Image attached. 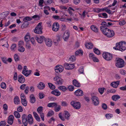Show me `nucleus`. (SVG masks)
<instances>
[{"label": "nucleus", "instance_id": "nucleus-48", "mask_svg": "<svg viewBox=\"0 0 126 126\" xmlns=\"http://www.w3.org/2000/svg\"><path fill=\"white\" fill-rule=\"evenodd\" d=\"M94 52L97 55H99L100 53V51L99 50L96 48H95L93 49Z\"/></svg>", "mask_w": 126, "mask_h": 126}, {"label": "nucleus", "instance_id": "nucleus-35", "mask_svg": "<svg viewBox=\"0 0 126 126\" xmlns=\"http://www.w3.org/2000/svg\"><path fill=\"white\" fill-rule=\"evenodd\" d=\"M91 28L92 31L95 32H98V29L94 25H92L91 27Z\"/></svg>", "mask_w": 126, "mask_h": 126}, {"label": "nucleus", "instance_id": "nucleus-18", "mask_svg": "<svg viewBox=\"0 0 126 126\" xmlns=\"http://www.w3.org/2000/svg\"><path fill=\"white\" fill-rule=\"evenodd\" d=\"M119 84V81H114L112 82L110 84V85L114 88H116L118 86Z\"/></svg>", "mask_w": 126, "mask_h": 126}, {"label": "nucleus", "instance_id": "nucleus-14", "mask_svg": "<svg viewBox=\"0 0 126 126\" xmlns=\"http://www.w3.org/2000/svg\"><path fill=\"white\" fill-rule=\"evenodd\" d=\"M75 94L77 96H81L84 94L83 91L79 89L75 92Z\"/></svg>", "mask_w": 126, "mask_h": 126}, {"label": "nucleus", "instance_id": "nucleus-45", "mask_svg": "<svg viewBox=\"0 0 126 126\" xmlns=\"http://www.w3.org/2000/svg\"><path fill=\"white\" fill-rule=\"evenodd\" d=\"M61 109V106L59 105H57V106L55 107V110L56 112H58Z\"/></svg>", "mask_w": 126, "mask_h": 126}, {"label": "nucleus", "instance_id": "nucleus-49", "mask_svg": "<svg viewBox=\"0 0 126 126\" xmlns=\"http://www.w3.org/2000/svg\"><path fill=\"white\" fill-rule=\"evenodd\" d=\"M79 71L80 74H84V69L83 67L81 66L79 68Z\"/></svg>", "mask_w": 126, "mask_h": 126}, {"label": "nucleus", "instance_id": "nucleus-46", "mask_svg": "<svg viewBox=\"0 0 126 126\" xmlns=\"http://www.w3.org/2000/svg\"><path fill=\"white\" fill-rule=\"evenodd\" d=\"M104 88H100L98 89V91L100 93L102 94L104 92Z\"/></svg>", "mask_w": 126, "mask_h": 126}, {"label": "nucleus", "instance_id": "nucleus-29", "mask_svg": "<svg viewBox=\"0 0 126 126\" xmlns=\"http://www.w3.org/2000/svg\"><path fill=\"white\" fill-rule=\"evenodd\" d=\"M30 102L31 103H33L35 101V100L34 96L33 94L31 95L30 96Z\"/></svg>", "mask_w": 126, "mask_h": 126}, {"label": "nucleus", "instance_id": "nucleus-39", "mask_svg": "<svg viewBox=\"0 0 126 126\" xmlns=\"http://www.w3.org/2000/svg\"><path fill=\"white\" fill-rule=\"evenodd\" d=\"M21 102L22 104L24 106H26L27 105V102L25 98L21 99Z\"/></svg>", "mask_w": 126, "mask_h": 126}, {"label": "nucleus", "instance_id": "nucleus-52", "mask_svg": "<svg viewBox=\"0 0 126 126\" xmlns=\"http://www.w3.org/2000/svg\"><path fill=\"white\" fill-rule=\"evenodd\" d=\"M24 42L22 41H20L18 42V47H23L24 45Z\"/></svg>", "mask_w": 126, "mask_h": 126}, {"label": "nucleus", "instance_id": "nucleus-54", "mask_svg": "<svg viewBox=\"0 0 126 126\" xmlns=\"http://www.w3.org/2000/svg\"><path fill=\"white\" fill-rule=\"evenodd\" d=\"M102 107L104 110H106L107 108V106L105 103H103L102 104Z\"/></svg>", "mask_w": 126, "mask_h": 126}, {"label": "nucleus", "instance_id": "nucleus-12", "mask_svg": "<svg viewBox=\"0 0 126 126\" xmlns=\"http://www.w3.org/2000/svg\"><path fill=\"white\" fill-rule=\"evenodd\" d=\"M35 38L37 42L39 43H41L43 41L45 40V37L43 36L38 37L37 36H35Z\"/></svg>", "mask_w": 126, "mask_h": 126}, {"label": "nucleus", "instance_id": "nucleus-37", "mask_svg": "<svg viewBox=\"0 0 126 126\" xmlns=\"http://www.w3.org/2000/svg\"><path fill=\"white\" fill-rule=\"evenodd\" d=\"M83 54V52L81 50L79 49L77 50L75 53V55H77L79 54H80L81 55H82Z\"/></svg>", "mask_w": 126, "mask_h": 126}, {"label": "nucleus", "instance_id": "nucleus-28", "mask_svg": "<svg viewBox=\"0 0 126 126\" xmlns=\"http://www.w3.org/2000/svg\"><path fill=\"white\" fill-rule=\"evenodd\" d=\"M14 103L16 104H18L20 103V100L19 97L17 96H16L14 97Z\"/></svg>", "mask_w": 126, "mask_h": 126}, {"label": "nucleus", "instance_id": "nucleus-34", "mask_svg": "<svg viewBox=\"0 0 126 126\" xmlns=\"http://www.w3.org/2000/svg\"><path fill=\"white\" fill-rule=\"evenodd\" d=\"M58 89L63 92L65 91L67 89L66 88L63 86H60L58 87Z\"/></svg>", "mask_w": 126, "mask_h": 126}, {"label": "nucleus", "instance_id": "nucleus-19", "mask_svg": "<svg viewBox=\"0 0 126 126\" xmlns=\"http://www.w3.org/2000/svg\"><path fill=\"white\" fill-rule=\"evenodd\" d=\"M70 32L68 31L65 32L63 36V38L64 41H67L69 38V36Z\"/></svg>", "mask_w": 126, "mask_h": 126}, {"label": "nucleus", "instance_id": "nucleus-63", "mask_svg": "<svg viewBox=\"0 0 126 126\" xmlns=\"http://www.w3.org/2000/svg\"><path fill=\"white\" fill-rule=\"evenodd\" d=\"M3 108L5 111H6L7 110L8 106L6 104H4L3 105Z\"/></svg>", "mask_w": 126, "mask_h": 126}, {"label": "nucleus", "instance_id": "nucleus-43", "mask_svg": "<svg viewBox=\"0 0 126 126\" xmlns=\"http://www.w3.org/2000/svg\"><path fill=\"white\" fill-rule=\"evenodd\" d=\"M76 60V58L74 55L72 56L69 58V61L70 62H73Z\"/></svg>", "mask_w": 126, "mask_h": 126}, {"label": "nucleus", "instance_id": "nucleus-56", "mask_svg": "<svg viewBox=\"0 0 126 126\" xmlns=\"http://www.w3.org/2000/svg\"><path fill=\"white\" fill-rule=\"evenodd\" d=\"M16 47V45L15 44H13L12 45L11 47V49L12 50H14L15 49Z\"/></svg>", "mask_w": 126, "mask_h": 126}, {"label": "nucleus", "instance_id": "nucleus-16", "mask_svg": "<svg viewBox=\"0 0 126 126\" xmlns=\"http://www.w3.org/2000/svg\"><path fill=\"white\" fill-rule=\"evenodd\" d=\"M14 117L12 115H10L8 117L7 123L10 125L13 124Z\"/></svg>", "mask_w": 126, "mask_h": 126}, {"label": "nucleus", "instance_id": "nucleus-53", "mask_svg": "<svg viewBox=\"0 0 126 126\" xmlns=\"http://www.w3.org/2000/svg\"><path fill=\"white\" fill-rule=\"evenodd\" d=\"M61 105L63 106L66 107L68 105V104L66 102L63 101L61 102Z\"/></svg>", "mask_w": 126, "mask_h": 126}, {"label": "nucleus", "instance_id": "nucleus-42", "mask_svg": "<svg viewBox=\"0 0 126 126\" xmlns=\"http://www.w3.org/2000/svg\"><path fill=\"white\" fill-rule=\"evenodd\" d=\"M43 107L42 106L39 107L37 109V110L38 112L39 113L42 112Z\"/></svg>", "mask_w": 126, "mask_h": 126}, {"label": "nucleus", "instance_id": "nucleus-59", "mask_svg": "<svg viewBox=\"0 0 126 126\" xmlns=\"http://www.w3.org/2000/svg\"><path fill=\"white\" fill-rule=\"evenodd\" d=\"M74 89V87L72 85H70L68 87V89L69 91H72Z\"/></svg>", "mask_w": 126, "mask_h": 126}, {"label": "nucleus", "instance_id": "nucleus-44", "mask_svg": "<svg viewBox=\"0 0 126 126\" xmlns=\"http://www.w3.org/2000/svg\"><path fill=\"white\" fill-rule=\"evenodd\" d=\"M105 116L107 119H110L113 116L112 114L110 113H107L106 114Z\"/></svg>", "mask_w": 126, "mask_h": 126}, {"label": "nucleus", "instance_id": "nucleus-41", "mask_svg": "<svg viewBox=\"0 0 126 126\" xmlns=\"http://www.w3.org/2000/svg\"><path fill=\"white\" fill-rule=\"evenodd\" d=\"M14 114L15 116L17 118H19L20 117V114L17 111H15L14 112Z\"/></svg>", "mask_w": 126, "mask_h": 126}, {"label": "nucleus", "instance_id": "nucleus-58", "mask_svg": "<svg viewBox=\"0 0 126 126\" xmlns=\"http://www.w3.org/2000/svg\"><path fill=\"white\" fill-rule=\"evenodd\" d=\"M40 116L43 121H44V114L43 112L39 113Z\"/></svg>", "mask_w": 126, "mask_h": 126}, {"label": "nucleus", "instance_id": "nucleus-30", "mask_svg": "<svg viewBox=\"0 0 126 126\" xmlns=\"http://www.w3.org/2000/svg\"><path fill=\"white\" fill-rule=\"evenodd\" d=\"M64 115L66 119L68 120L70 116V114L68 111H65L64 113Z\"/></svg>", "mask_w": 126, "mask_h": 126}, {"label": "nucleus", "instance_id": "nucleus-4", "mask_svg": "<svg viewBox=\"0 0 126 126\" xmlns=\"http://www.w3.org/2000/svg\"><path fill=\"white\" fill-rule=\"evenodd\" d=\"M53 80L55 83L57 85H62L63 82V80L61 78L58 76H56L53 78Z\"/></svg>", "mask_w": 126, "mask_h": 126}, {"label": "nucleus", "instance_id": "nucleus-10", "mask_svg": "<svg viewBox=\"0 0 126 126\" xmlns=\"http://www.w3.org/2000/svg\"><path fill=\"white\" fill-rule=\"evenodd\" d=\"M92 99L94 105L97 106L99 104V102L98 99L97 97L92 95Z\"/></svg>", "mask_w": 126, "mask_h": 126}, {"label": "nucleus", "instance_id": "nucleus-7", "mask_svg": "<svg viewBox=\"0 0 126 126\" xmlns=\"http://www.w3.org/2000/svg\"><path fill=\"white\" fill-rule=\"evenodd\" d=\"M70 104L71 105L76 109H79L81 107V105L79 102H76L74 101H72Z\"/></svg>", "mask_w": 126, "mask_h": 126}, {"label": "nucleus", "instance_id": "nucleus-27", "mask_svg": "<svg viewBox=\"0 0 126 126\" xmlns=\"http://www.w3.org/2000/svg\"><path fill=\"white\" fill-rule=\"evenodd\" d=\"M120 96L117 95H113L111 97L112 99L115 101H117L118 100L120 99Z\"/></svg>", "mask_w": 126, "mask_h": 126}, {"label": "nucleus", "instance_id": "nucleus-36", "mask_svg": "<svg viewBox=\"0 0 126 126\" xmlns=\"http://www.w3.org/2000/svg\"><path fill=\"white\" fill-rule=\"evenodd\" d=\"M55 121V119L53 117L51 118L48 121L49 123L53 125Z\"/></svg>", "mask_w": 126, "mask_h": 126}, {"label": "nucleus", "instance_id": "nucleus-31", "mask_svg": "<svg viewBox=\"0 0 126 126\" xmlns=\"http://www.w3.org/2000/svg\"><path fill=\"white\" fill-rule=\"evenodd\" d=\"M85 46L88 49H91L93 47V45L91 43H86L85 44Z\"/></svg>", "mask_w": 126, "mask_h": 126}, {"label": "nucleus", "instance_id": "nucleus-3", "mask_svg": "<svg viewBox=\"0 0 126 126\" xmlns=\"http://www.w3.org/2000/svg\"><path fill=\"white\" fill-rule=\"evenodd\" d=\"M124 65V60L118 58L116 60L115 64L116 66L118 68H121L123 67Z\"/></svg>", "mask_w": 126, "mask_h": 126}, {"label": "nucleus", "instance_id": "nucleus-32", "mask_svg": "<svg viewBox=\"0 0 126 126\" xmlns=\"http://www.w3.org/2000/svg\"><path fill=\"white\" fill-rule=\"evenodd\" d=\"M29 25L28 22H24L21 26V27L22 28H25L27 27Z\"/></svg>", "mask_w": 126, "mask_h": 126}, {"label": "nucleus", "instance_id": "nucleus-57", "mask_svg": "<svg viewBox=\"0 0 126 126\" xmlns=\"http://www.w3.org/2000/svg\"><path fill=\"white\" fill-rule=\"evenodd\" d=\"M43 0H39V5L40 7H43V6L42 4L44 2Z\"/></svg>", "mask_w": 126, "mask_h": 126}, {"label": "nucleus", "instance_id": "nucleus-50", "mask_svg": "<svg viewBox=\"0 0 126 126\" xmlns=\"http://www.w3.org/2000/svg\"><path fill=\"white\" fill-rule=\"evenodd\" d=\"M14 59L15 61L17 62L19 60L18 56L17 54H15L14 56Z\"/></svg>", "mask_w": 126, "mask_h": 126}, {"label": "nucleus", "instance_id": "nucleus-33", "mask_svg": "<svg viewBox=\"0 0 126 126\" xmlns=\"http://www.w3.org/2000/svg\"><path fill=\"white\" fill-rule=\"evenodd\" d=\"M32 19L31 17L27 16L25 17L23 19V21L24 22H28V21H30Z\"/></svg>", "mask_w": 126, "mask_h": 126}, {"label": "nucleus", "instance_id": "nucleus-13", "mask_svg": "<svg viewBox=\"0 0 126 126\" xmlns=\"http://www.w3.org/2000/svg\"><path fill=\"white\" fill-rule=\"evenodd\" d=\"M59 28V25L58 23H54L52 26V30L53 31L57 32Z\"/></svg>", "mask_w": 126, "mask_h": 126}, {"label": "nucleus", "instance_id": "nucleus-5", "mask_svg": "<svg viewBox=\"0 0 126 126\" xmlns=\"http://www.w3.org/2000/svg\"><path fill=\"white\" fill-rule=\"evenodd\" d=\"M42 24V22H40L38 24L34 30V32L35 33L37 34H41L42 33V28L41 25Z\"/></svg>", "mask_w": 126, "mask_h": 126}, {"label": "nucleus", "instance_id": "nucleus-60", "mask_svg": "<svg viewBox=\"0 0 126 126\" xmlns=\"http://www.w3.org/2000/svg\"><path fill=\"white\" fill-rule=\"evenodd\" d=\"M100 9L98 8H95L93 9V11L96 13H98L100 12Z\"/></svg>", "mask_w": 126, "mask_h": 126}, {"label": "nucleus", "instance_id": "nucleus-11", "mask_svg": "<svg viewBox=\"0 0 126 126\" xmlns=\"http://www.w3.org/2000/svg\"><path fill=\"white\" fill-rule=\"evenodd\" d=\"M64 65L65 68L67 69H73L74 67V65L73 64L65 63Z\"/></svg>", "mask_w": 126, "mask_h": 126}, {"label": "nucleus", "instance_id": "nucleus-20", "mask_svg": "<svg viewBox=\"0 0 126 126\" xmlns=\"http://www.w3.org/2000/svg\"><path fill=\"white\" fill-rule=\"evenodd\" d=\"M51 93L57 96L60 95L61 94V92L58 89H55L53 90Z\"/></svg>", "mask_w": 126, "mask_h": 126}, {"label": "nucleus", "instance_id": "nucleus-47", "mask_svg": "<svg viewBox=\"0 0 126 126\" xmlns=\"http://www.w3.org/2000/svg\"><path fill=\"white\" fill-rule=\"evenodd\" d=\"M25 50V48L23 47H18V50L20 52H23Z\"/></svg>", "mask_w": 126, "mask_h": 126}, {"label": "nucleus", "instance_id": "nucleus-2", "mask_svg": "<svg viewBox=\"0 0 126 126\" xmlns=\"http://www.w3.org/2000/svg\"><path fill=\"white\" fill-rule=\"evenodd\" d=\"M116 46L113 48L116 50H119L123 51L126 49V43L123 41L117 43Z\"/></svg>", "mask_w": 126, "mask_h": 126}, {"label": "nucleus", "instance_id": "nucleus-22", "mask_svg": "<svg viewBox=\"0 0 126 126\" xmlns=\"http://www.w3.org/2000/svg\"><path fill=\"white\" fill-rule=\"evenodd\" d=\"M73 84L76 87H79L80 86V84L79 82L76 79H74L73 81Z\"/></svg>", "mask_w": 126, "mask_h": 126}, {"label": "nucleus", "instance_id": "nucleus-24", "mask_svg": "<svg viewBox=\"0 0 126 126\" xmlns=\"http://www.w3.org/2000/svg\"><path fill=\"white\" fill-rule=\"evenodd\" d=\"M60 41V37L59 36H57L56 38L54 39V40L53 42L54 45L56 46L57 45Z\"/></svg>", "mask_w": 126, "mask_h": 126}, {"label": "nucleus", "instance_id": "nucleus-8", "mask_svg": "<svg viewBox=\"0 0 126 126\" xmlns=\"http://www.w3.org/2000/svg\"><path fill=\"white\" fill-rule=\"evenodd\" d=\"M55 72L57 73H59L63 71V67L61 65H58L55 66L54 68Z\"/></svg>", "mask_w": 126, "mask_h": 126}, {"label": "nucleus", "instance_id": "nucleus-15", "mask_svg": "<svg viewBox=\"0 0 126 126\" xmlns=\"http://www.w3.org/2000/svg\"><path fill=\"white\" fill-rule=\"evenodd\" d=\"M18 80L21 83H23L25 81L24 77L21 75H19L18 76Z\"/></svg>", "mask_w": 126, "mask_h": 126}, {"label": "nucleus", "instance_id": "nucleus-9", "mask_svg": "<svg viewBox=\"0 0 126 126\" xmlns=\"http://www.w3.org/2000/svg\"><path fill=\"white\" fill-rule=\"evenodd\" d=\"M22 118V121L23 123L25 126H27L28 122V120L27 119V116L25 114H23L21 117Z\"/></svg>", "mask_w": 126, "mask_h": 126}, {"label": "nucleus", "instance_id": "nucleus-23", "mask_svg": "<svg viewBox=\"0 0 126 126\" xmlns=\"http://www.w3.org/2000/svg\"><path fill=\"white\" fill-rule=\"evenodd\" d=\"M45 87L44 83L42 82H40L37 86L38 88L40 89H43Z\"/></svg>", "mask_w": 126, "mask_h": 126}, {"label": "nucleus", "instance_id": "nucleus-40", "mask_svg": "<svg viewBox=\"0 0 126 126\" xmlns=\"http://www.w3.org/2000/svg\"><path fill=\"white\" fill-rule=\"evenodd\" d=\"M48 84L49 88L51 89H54L55 88V86L51 83H48Z\"/></svg>", "mask_w": 126, "mask_h": 126}, {"label": "nucleus", "instance_id": "nucleus-38", "mask_svg": "<svg viewBox=\"0 0 126 126\" xmlns=\"http://www.w3.org/2000/svg\"><path fill=\"white\" fill-rule=\"evenodd\" d=\"M30 36L29 34H26L25 37V40L26 42H27L29 41Z\"/></svg>", "mask_w": 126, "mask_h": 126}, {"label": "nucleus", "instance_id": "nucleus-21", "mask_svg": "<svg viewBox=\"0 0 126 126\" xmlns=\"http://www.w3.org/2000/svg\"><path fill=\"white\" fill-rule=\"evenodd\" d=\"M28 122L30 124H32L33 123L32 117L31 114H29L28 116Z\"/></svg>", "mask_w": 126, "mask_h": 126}, {"label": "nucleus", "instance_id": "nucleus-64", "mask_svg": "<svg viewBox=\"0 0 126 126\" xmlns=\"http://www.w3.org/2000/svg\"><path fill=\"white\" fill-rule=\"evenodd\" d=\"M6 123L5 121H2L0 123V126H5Z\"/></svg>", "mask_w": 126, "mask_h": 126}, {"label": "nucleus", "instance_id": "nucleus-51", "mask_svg": "<svg viewBox=\"0 0 126 126\" xmlns=\"http://www.w3.org/2000/svg\"><path fill=\"white\" fill-rule=\"evenodd\" d=\"M0 86L1 88L2 89H4L6 88V84L4 82H3L1 84Z\"/></svg>", "mask_w": 126, "mask_h": 126}, {"label": "nucleus", "instance_id": "nucleus-1", "mask_svg": "<svg viewBox=\"0 0 126 126\" xmlns=\"http://www.w3.org/2000/svg\"><path fill=\"white\" fill-rule=\"evenodd\" d=\"M100 29L104 34L109 38H112L114 35V32L112 30H110L108 28L102 26L100 27Z\"/></svg>", "mask_w": 126, "mask_h": 126}, {"label": "nucleus", "instance_id": "nucleus-25", "mask_svg": "<svg viewBox=\"0 0 126 126\" xmlns=\"http://www.w3.org/2000/svg\"><path fill=\"white\" fill-rule=\"evenodd\" d=\"M57 104L56 103H48L47 105V106L49 108H53L57 106Z\"/></svg>", "mask_w": 126, "mask_h": 126}, {"label": "nucleus", "instance_id": "nucleus-26", "mask_svg": "<svg viewBox=\"0 0 126 126\" xmlns=\"http://www.w3.org/2000/svg\"><path fill=\"white\" fill-rule=\"evenodd\" d=\"M24 71H22V73L24 74L25 76L27 77L30 75L31 72V70H27L25 72H24Z\"/></svg>", "mask_w": 126, "mask_h": 126}, {"label": "nucleus", "instance_id": "nucleus-61", "mask_svg": "<svg viewBox=\"0 0 126 126\" xmlns=\"http://www.w3.org/2000/svg\"><path fill=\"white\" fill-rule=\"evenodd\" d=\"M46 23L47 25V26L49 27H51L52 24L50 20L48 21Z\"/></svg>", "mask_w": 126, "mask_h": 126}, {"label": "nucleus", "instance_id": "nucleus-17", "mask_svg": "<svg viewBox=\"0 0 126 126\" xmlns=\"http://www.w3.org/2000/svg\"><path fill=\"white\" fill-rule=\"evenodd\" d=\"M45 43L46 45L49 47L51 46L52 45V42L51 39H45Z\"/></svg>", "mask_w": 126, "mask_h": 126}, {"label": "nucleus", "instance_id": "nucleus-6", "mask_svg": "<svg viewBox=\"0 0 126 126\" xmlns=\"http://www.w3.org/2000/svg\"><path fill=\"white\" fill-rule=\"evenodd\" d=\"M102 55L103 57L105 59L108 61L111 60L112 58V54L108 52L103 53Z\"/></svg>", "mask_w": 126, "mask_h": 126}, {"label": "nucleus", "instance_id": "nucleus-55", "mask_svg": "<svg viewBox=\"0 0 126 126\" xmlns=\"http://www.w3.org/2000/svg\"><path fill=\"white\" fill-rule=\"evenodd\" d=\"M54 114V112L52 110L49 111L47 114V116H51Z\"/></svg>", "mask_w": 126, "mask_h": 126}, {"label": "nucleus", "instance_id": "nucleus-62", "mask_svg": "<svg viewBox=\"0 0 126 126\" xmlns=\"http://www.w3.org/2000/svg\"><path fill=\"white\" fill-rule=\"evenodd\" d=\"M1 60L4 63L6 64H7V59L6 58H1Z\"/></svg>", "mask_w": 126, "mask_h": 126}]
</instances>
